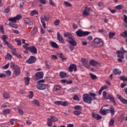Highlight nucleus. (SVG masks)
<instances>
[{"label": "nucleus", "mask_w": 127, "mask_h": 127, "mask_svg": "<svg viewBox=\"0 0 127 127\" xmlns=\"http://www.w3.org/2000/svg\"><path fill=\"white\" fill-rule=\"evenodd\" d=\"M96 93H90V95L88 94H84L83 95V102L87 103V104H91L93 100H97Z\"/></svg>", "instance_id": "1"}, {"label": "nucleus", "mask_w": 127, "mask_h": 127, "mask_svg": "<svg viewBox=\"0 0 127 127\" xmlns=\"http://www.w3.org/2000/svg\"><path fill=\"white\" fill-rule=\"evenodd\" d=\"M42 83H44V80H40L38 82L37 85V89L38 90H45L48 87V85L44 84Z\"/></svg>", "instance_id": "2"}, {"label": "nucleus", "mask_w": 127, "mask_h": 127, "mask_svg": "<svg viewBox=\"0 0 127 127\" xmlns=\"http://www.w3.org/2000/svg\"><path fill=\"white\" fill-rule=\"evenodd\" d=\"M121 49L122 51H118L117 52L119 58L118 60L119 62H122L123 59H124V53H127V51L124 50V48H122Z\"/></svg>", "instance_id": "3"}, {"label": "nucleus", "mask_w": 127, "mask_h": 127, "mask_svg": "<svg viewBox=\"0 0 127 127\" xmlns=\"http://www.w3.org/2000/svg\"><path fill=\"white\" fill-rule=\"evenodd\" d=\"M90 33H91L89 31H83L81 29H79L76 32V34L77 36H78V37H83V36H87V35H89Z\"/></svg>", "instance_id": "4"}, {"label": "nucleus", "mask_w": 127, "mask_h": 127, "mask_svg": "<svg viewBox=\"0 0 127 127\" xmlns=\"http://www.w3.org/2000/svg\"><path fill=\"white\" fill-rule=\"evenodd\" d=\"M7 38H8V37L6 35H3L1 36V39L2 40L4 45H7V47L9 48H11V45L7 41H6Z\"/></svg>", "instance_id": "5"}, {"label": "nucleus", "mask_w": 127, "mask_h": 127, "mask_svg": "<svg viewBox=\"0 0 127 127\" xmlns=\"http://www.w3.org/2000/svg\"><path fill=\"white\" fill-rule=\"evenodd\" d=\"M94 42L95 43V44H97V46H99V47H102V46L104 45L103 41H102V40L99 38H95L94 39Z\"/></svg>", "instance_id": "6"}, {"label": "nucleus", "mask_w": 127, "mask_h": 127, "mask_svg": "<svg viewBox=\"0 0 127 127\" xmlns=\"http://www.w3.org/2000/svg\"><path fill=\"white\" fill-rule=\"evenodd\" d=\"M21 15H17L14 17L9 18L8 20L11 21L12 23H15V22H16V20H19V19H21Z\"/></svg>", "instance_id": "7"}, {"label": "nucleus", "mask_w": 127, "mask_h": 127, "mask_svg": "<svg viewBox=\"0 0 127 127\" xmlns=\"http://www.w3.org/2000/svg\"><path fill=\"white\" fill-rule=\"evenodd\" d=\"M81 63L84 67H86L87 69H90V65H89V62L88 59L82 58L81 60Z\"/></svg>", "instance_id": "8"}, {"label": "nucleus", "mask_w": 127, "mask_h": 127, "mask_svg": "<svg viewBox=\"0 0 127 127\" xmlns=\"http://www.w3.org/2000/svg\"><path fill=\"white\" fill-rule=\"evenodd\" d=\"M36 61V58L34 56H30L29 58L26 61L27 64H33Z\"/></svg>", "instance_id": "9"}, {"label": "nucleus", "mask_w": 127, "mask_h": 127, "mask_svg": "<svg viewBox=\"0 0 127 127\" xmlns=\"http://www.w3.org/2000/svg\"><path fill=\"white\" fill-rule=\"evenodd\" d=\"M54 104L58 105V106H63L64 107H66L68 105V102L62 101H56L54 102Z\"/></svg>", "instance_id": "10"}, {"label": "nucleus", "mask_w": 127, "mask_h": 127, "mask_svg": "<svg viewBox=\"0 0 127 127\" xmlns=\"http://www.w3.org/2000/svg\"><path fill=\"white\" fill-rule=\"evenodd\" d=\"M68 70L69 72H70V73H72L73 70L74 72H76V71H77V65L75 64H70L68 67Z\"/></svg>", "instance_id": "11"}, {"label": "nucleus", "mask_w": 127, "mask_h": 127, "mask_svg": "<svg viewBox=\"0 0 127 127\" xmlns=\"http://www.w3.org/2000/svg\"><path fill=\"white\" fill-rule=\"evenodd\" d=\"M66 41H67L69 44L71 45V46H76V45H77V42L75 41V38H74V37L71 39H66Z\"/></svg>", "instance_id": "12"}, {"label": "nucleus", "mask_w": 127, "mask_h": 127, "mask_svg": "<svg viewBox=\"0 0 127 127\" xmlns=\"http://www.w3.org/2000/svg\"><path fill=\"white\" fill-rule=\"evenodd\" d=\"M90 10H92V8L86 7L83 11V15H84V16H88V15L90 14Z\"/></svg>", "instance_id": "13"}, {"label": "nucleus", "mask_w": 127, "mask_h": 127, "mask_svg": "<svg viewBox=\"0 0 127 127\" xmlns=\"http://www.w3.org/2000/svg\"><path fill=\"white\" fill-rule=\"evenodd\" d=\"M117 97L118 98L119 100H120L121 103H123V104H124V105H127V100L124 98L122 95L117 94Z\"/></svg>", "instance_id": "14"}, {"label": "nucleus", "mask_w": 127, "mask_h": 127, "mask_svg": "<svg viewBox=\"0 0 127 127\" xmlns=\"http://www.w3.org/2000/svg\"><path fill=\"white\" fill-rule=\"evenodd\" d=\"M53 91L57 94H60L61 92V86L60 85H55L54 87Z\"/></svg>", "instance_id": "15"}, {"label": "nucleus", "mask_w": 127, "mask_h": 127, "mask_svg": "<svg viewBox=\"0 0 127 127\" xmlns=\"http://www.w3.org/2000/svg\"><path fill=\"white\" fill-rule=\"evenodd\" d=\"M100 114H102L103 116H106L107 114H109L110 109H103V108H102L100 110Z\"/></svg>", "instance_id": "16"}, {"label": "nucleus", "mask_w": 127, "mask_h": 127, "mask_svg": "<svg viewBox=\"0 0 127 127\" xmlns=\"http://www.w3.org/2000/svg\"><path fill=\"white\" fill-rule=\"evenodd\" d=\"M35 77L37 79V80H40V79H42V78H43V72L41 71L37 72L35 74Z\"/></svg>", "instance_id": "17"}, {"label": "nucleus", "mask_w": 127, "mask_h": 127, "mask_svg": "<svg viewBox=\"0 0 127 127\" xmlns=\"http://www.w3.org/2000/svg\"><path fill=\"white\" fill-rule=\"evenodd\" d=\"M57 39L61 42V43H65V41H64V39L63 38V37L60 34V33L58 32L57 33Z\"/></svg>", "instance_id": "18"}, {"label": "nucleus", "mask_w": 127, "mask_h": 127, "mask_svg": "<svg viewBox=\"0 0 127 127\" xmlns=\"http://www.w3.org/2000/svg\"><path fill=\"white\" fill-rule=\"evenodd\" d=\"M20 67L19 66H16L15 68H14V73L16 76H19L20 75Z\"/></svg>", "instance_id": "19"}, {"label": "nucleus", "mask_w": 127, "mask_h": 127, "mask_svg": "<svg viewBox=\"0 0 127 127\" xmlns=\"http://www.w3.org/2000/svg\"><path fill=\"white\" fill-rule=\"evenodd\" d=\"M24 22L28 25H33V22L30 20V19L29 18H24Z\"/></svg>", "instance_id": "20"}, {"label": "nucleus", "mask_w": 127, "mask_h": 127, "mask_svg": "<svg viewBox=\"0 0 127 127\" xmlns=\"http://www.w3.org/2000/svg\"><path fill=\"white\" fill-rule=\"evenodd\" d=\"M92 117L94 119L97 120V121H99V120H101L102 119V116H101L99 114H97L95 113H92Z\"/></svg>", "instance_id": "21"}, {"label": "nucleus", "mask_w": 127, "mask_h": 127, "mask_svg": "<svg viewBox=\"0 0 127 127\" xmlns=\"http://www.w3.org/2000/svg\"><path fill=\"white\" fill-rule=\"evenodd\" d=\"M29 50H30L32 53H35V54L37 53V49H36L35 46L29 47Z\"/></svg>", "instance_id": "22"}, {"label": "nucleus", "mask_w": 127, "mask_h": 127, "mask_svg": "<svg viewBox=\"0 0 127 127\" xmlns=\"http://www.w3.org/2000/svg\"><path fill=\"white\" fill-rule=\"evenodd\" d=\"M113 73L114 75H121L122 74V71L120 70L118 68H114L113 69Z\"/></svg>", "instance_id": "23"}, {"label": "nucleus", "mask_w": 127, "mask_h": 127, "mask_svg": "<svg viewBox=\"0 0 127 127\" xmlns=\"http://www.w3.org/2000/svg\"><path fill=\"white\" fill-rule=\"evenodd\" d=\"M109 109L110 113H111L112 117L114 116L115 115V113H116L115 108H114L113 106H110Z\"/></svg>", "instance_id": "24"}, {"label": "nucleus", "mask_w": 127, "mask_h": 127, "mask_svg": "<svg viewBox=\"0 0 127 127\" xmlns=\"http://www.w3.org/2000/svg\"><path fill=\"white\" fill-rule=\"evenodd\" d=\"M89 64L92 65V66H97V65L99 64V63H98V62H96L94 60H91L89 62Z\"/></svg>", "instance_id": "25"}, {"label": "nucleus", "mask_w": 127, "mask_h": 127, "mask_svg": "<svg viewBox=\"0 0 127 127\" xmlns=\"http://www.w3.org/2000/svg\"><path fill=\"white\" fill-rule=\"evenodd\" d=\"M51 45L54 48H58L59 46L57 44V43H55V42L51 41L50 42Z\"/></svg>", "instance_id": "26"}, {"label": "nucleus", "mask_w": 127, "mask_h": 127, "mask_svg": "<svg viewBox=\"0 0 127 127\" xmlns=\"http://www.w3.org/2000/svg\"><path fill=\"white\" fill-rule=\"evenodd\" d=\"M65 37H68L67 39H71V38H73L74 37L72 34L70 33H66L64 34Z\"/></svg>", "instance_id": "27"}, {"label": "nucleus", "mask_w": 127, "mask_h": 127, "mask_svg": "<svg viewBox=\"0 0 127 127\" xmlns=\"http://www.w3.org/2000/svg\"><path fill=\"white\" fill-rule=\"evenodd\" d=\"M60 77L63 79L64 78H66V77H67V73H66L65 72H64L63 71H61L60 72Z\"/></svg>", "instance_id": "28"}, {"label": "nucleus", "mask_w": 127, "mask_h": 127, "mask_svg": "<svg viewBox=\"0 0 127 127\" xmlns=\"http://www.w3.org/2000/svg\"><path fill=\"white\" fill-rule=\"evenodd\" d=\"M40 18H41V22L42 23L44 28L45 29L46 28V23H45V22L44 21V18L43 17V16H41Z\"/></svg>", "instance_id": "29"}, {"label": "nucleus", "mask_w": 127, "mask_h": 127, "mask_svg": "<svg viewBox=\"0 0 127 127\" xmlns=\"http://www.w3.org/2000/svg\"><path fill=\"white\" fill-rule=\"evenodd\" d=\"M38 30H37V27H34L33 30L31 31V35H34V34H36L37 33Z\"/></svg>", "instance_id": "30"}, {"label": "nucleus", "mask_w": 127, "mask_h": 127, "mask_svg": "<svg viewBox=\"0 0 127 127\" xmlns=\"http://www.w3.org/2000/svg\"><path fill=\"white\" fill-rule=\"evenodd\" d=\"M58 56L60 57V58H62V61H65L66 60V58L63 56V54L62 53H59L58 54Z\"/></svg>", "instance_id": "31"}, {"label": "nucleus", "mask_w": 127, "mask_h": 127, "mask_svg": "<svg viewBox=\"0 0 127 127\" xmlns=\"http://www.w3.org/2000/svg\"><path fill=\"white\" fill-rule=\"evenodd\" d=\"M9 26H11V27H12L13 28H15V29H16V28L18 27V26H17L16 24H14L12 22L9 23Z\"/></svg>", "instance_id": "32"}, {"label": "nucleus", "mask_w": 127, "mask_h": 127, "mask_svg": "<svg viewBox=\"0 0 127 127\" xmlns=\"http://www.w3.org/2000/svg\"><path fill=\"white\" fill-rule=\"evenodd\" d=\"M10 110L9 109H4L3 110V115H7L10 113Z\"/></svg>", "instance_id": "33"}, {"label": "nucleus", "mask_w": 127, "mask_h": 127, "mask_svg": "<svg viewBox=\"0 0 127 127\" xmlns=\"http://www.w3.org/2000/svg\"><path fill=\"white\" fill-rule=\"evenodd\" d=\"M50 118H51V120H52V122H53L54 123L55 122H58V118H57L56 116H50Z\"/></svg>", "instance_id": "34"}, {"label": "nucleus", "mask_w": 127, "mask_h": 127, "mask_svg": "<svg viewBox=\"0 0 127 127\" xmlns=\"http://www.w3.org/2000/svg\"><path fill=\"white\" fill-rule=\"evenodd\" d=\"M52 120L50 119H48L47 125L49 127H52V126L53 125V123H52Z\"/></svg>", "instance_id": "35"}, {"label": "nucleus", "mask_w": 127, "mask_h": 127, "mask_svg": "<svg viewBox=\"0 0 127 127\" xmlns=\"http://www.w3.org/2000/svg\"><path fill=\"white\" fill-rule=\"evenodd\" d=\"M10 67L11 68H12V69H14L16 68V67H18V65H16L14 63L11 62L10 63Z\"/></svg>", "instance_id": "36"}, {"label": "nucleus", "mask_w": 127, "mask_h": 127, "mask_svg": "<svg viewBox=\"0 0 127 127\" xmlns=\"http://www.w3.org/2000/svg\"><path fill=\"white\" fill-rule=\"evenodd\" d=\"M121 36H122V37H124L125 38L127 37V31H124V32H122L120 34Z\"/></svg>", "instance_id": "37"}, {"label": "nucleus", "mask_w": 127, "mask_h": 127, "mask_svg": "<svg viewBox=\"0 0 127 127\" xmlns=\"http://www.w3.org/2000/svg\"><path fill=\"white\" fill-rule=\"evenodd\" d=\"M38 14V12L36 10H33L31 11V15L34 16V15H36Z\"/></svg>", "instance_id": "38"}, {"label": "nucleus", "mask_w": 127, "mask_h": 127, "mask_svg": "<svg viewBox=\"0 0 127 127\" xmlns=\"http://www.w3.org/2000/svg\"><path fill=\"white\" fill-rule=\"evenodd\" d=\"M30 81V78H29V77H25V83L27 86H28V85H29Z\"/></svg>", "instance_id": "39"}, {"label": "nucleus", "mask_w": 127, "mask_h": 127, "mask_svg": "<svg viewBox=\"0 0 127 127\" xmlns=\"http://www.w3.org/2000/svg\"><path fill=\"white\" fill-rule=\"evenodd\" d=\"M32 104L33 105H36V106H38V107H39V102L36 100H34L31 101Z\"/></svg>", "instance_id": "40"}, {"label": "nucleus", "mask_w": 127, "mask_h": 127, "mask_svg": "<svg viewBox=\"0 0 127 127\" xmlns=\"http://www.w3.org/2000/svg\"><path fill=\"white\" fill-rule=\"evenodd\" d=\"M3 96L4 99H8L10 97V95L7 92H4Z\"/></svg>", "instance_id": "41"}, {"label": "nucleus", "mask_w": 127, "mask_h": 127, "mask_svg": "<svg viewBox=\"0 0 127 127\" xmlns=\"http://www.w3.org/2000/svg\"><path fill=\"white\" fill-rule=\"evenodd\" d=\"M90 76H91L92 80H97V75H96L92 73H90Z\"/></svg>", "instance_id": "42"}, {"label": "nucleus", "mask_w": 127, "mask_h": 127, "mask_svg": "<svg viewBox=\"0 0 127 127\" xmlns=\"http://www.w3.org/2000/svg\"><path fill=\"white\" fill-rule=\"evenodd\" d=\"M50 18V16H49V14H45L44 15V20H46V21H47V20H49V19Z\"/></svg>", "instance_id": "43"}, {"label": "nucleus", "mask_w": 127, "mask_h": 127, "mask_svg": "<svg viewBox=\"0 0 127 127\" xmlns=\"http://www.w3.org/2000/svg\"><path fill=\"white\" fill-rule=\"evenodd\" d=\"M98 7L100 9H102L104 7V4L102 2H98Z\"/></svg>", "instance_id": "44"}, {"label": "nucleus", "mask_w": 127, "mask_h": 127, "mask_svg": "<svg viewBox=\"0 0 127 127\" xmlns=\"http://www.w3.org/2000/svg\"><path fill=\"white\" fill-rule=\"evenodd\" d=\"M73 114L75 116H79V115H81V112L80 110H76L74 111Z\"/></svg>", "instance_id": "45"}, {"label": "nucleus", "mask_w": 127, "mask_h": 127, "mask_svg": "<svg viewBox=\"0 0 127 127\" xmlns=\"http://www.w3.org/2000/svg\"><path fill=\"white\" fill-rule=\"evenodd\" d=\"M109 35V38L111 39L113 38V37L116 35V33L110 32Z\"/></svg>", "instance_id": "46"}, {"label": "nucleus", "mask_w": 127, "mask_h": 127, "mask_svg": "<svg viewBox=\"0 0 127 127\" xmlns=\"http://www.w3.org/2000/svg\"><path fill=\"white\" fill-rule=\"evenodd\" d=\"M114 124H115V120H114V119H111L109 123V126H114Z\"/></svg>", "instance_id": "47"}, {"label": "nucleus", "mask_w": 127, "mask_h": 127, "mask_svg": "<svg viewBox=\"0 0 127 127\" xmlns=\"http://www.w3.org/2000/svg\"><path fill=\"white\" fill-rule=\"evenodd\" d=\"M74 109L76 111H80L82 109V107L80 105H76L74 107Z\"/></svg>", "instance_id": "48"}, {"label": "nucleus", "mask_w": 127, "mask_h": 127, "mask_svg": "<svg viewBox=\"0 0 127 127\" xmlns=\"http://www.w3.org/2000/svg\"><path fill=\"white\" fill-rule=\"evenodd\" d=\"M123 121H124V115H121L119 117V122H120V123H122V122H123Z\"/></svg>", "instance_id": "49"}, {"label": "nucleus", "mask_w": 127, "mask_h": 127, "mask_svg": "<svg viewBox=\"0 0 127 127\" xmlns=\"http://www.w3.org/2000/svg\"><path fill=\"white\" fill-rule=\"evenodd\" d=\"M123 7V5H118L116 6V9H118L119 10H121V9H122Z\"/></svg>", "instance_id": "50"}, {"label": "nucleus", "mask_w": 127, "mask_h": 127, "mask_svg": "<svg viewBox=\"0 0 127 127\" xmlns=\"http://www.w3.org/2000/svg\"><path fill=\"white\" fill-rule=\"evenodd\" d=\"M64 5L65 6H68V7L72 6V4H71V3H70V2L68 1H64Z\"/></svg>", "instance_id": "51"}, {"label": "nucleus", "mask_w": 127, "mask_h": 127, "mask_svg": "<svg viewBox=\"0 0 127 127\" xmlns=\"http://www.w3.org/2000/svg\"><path fill=\"white\" fill-rule=\"evenodd\" d=\"M26 45H23V48H24L25 49H26V50H29V47H27L29 46V44H25Z\"/></svg>", "instance_id": "52"}, {"label": "nucleus", "mask_w": 127, "mask_h": 127, "mask_svg": "<svg viewBox=\"0 0 127 127\" xmlns=\"http://www.w3.org/2000/svg\"><path fill=\"white\" fill-rule=\"evenodd\" d=\"M49 2H50V4L51 5H52L53 6H56V4H55V3L54 2H53L52 1V0H49Z\"/></svg>", "instance_id": "53"}, {"label": "nucleus", "mask_w": 127, "mask_h": 127, "mask_svg": "<svg viewBox=\"0 0 127 127\" xmlns=\"http://www.w3.org/2000/svg\"><path fill=\"white\" fill-rule=\"evenodd\" d=\"M0 32L2 34H3V33H4V31L3 30V26H2V25H1L0 26Z\"/></svg>", "instance_id": "54"}, {"label": "nucleus", "mask_w": 127, "mask_h": 127, "mask_svg": "<svg viewBox=\"0 0 127 127\" xmlns=\"http://www.w3.org/2000/svg\"><path fill=\"white\" fill-rule=\"evenodd\" d=\"M11 51L13 55H16V50L15 49L11 48Z\"/></svg>", "instance_id": "55"}, {"label": "nucleus", "mask_w": 127, "mask_h": 127, "mask_svg": "<svg viewBox=\"0 0 127 127\" xmlns=\"http://www.w3.org/2000/svg\"><path fill=\"white\" fill-rule=\"evenodd\" d=\"M6 58H7V59L10 60L12 58V57L11 56V55H10L9 53H7L6 56Z\"/></svg>", "instance_id": "56"}, {"label": "nucleus", "mask_w": 127, "mask_h": 127, "mask_svg": "<svg viewBox=\"0 0 127 127\" xmlns=\"http://www.w3.org/2000/svg\"><path fill=\"white\" fill-rule=\"evenodd\" d=\"M15 41L17 43V45H21V41L20 40L15 39Z\"/></svg>", "instance_id": "57"}, {"label": "nucleus", "mask_w": 127, "mask_h": 127, "mask_svg": "<svg viewBox=\"0 0 127 127\" xmlns=\"http://www.w3.org/2000/svg\"><path fill=\"white\" fill-rule=\"evenodd\" d=\"M60 23V20L59 19H57L54 22L55 25H59V24Z\"/></svg>", "instance_id": "58"}, {"label": "nucleus", "mask_w": 127, "mask_h": 127, "mask_svg": "<svg viewBox=\"0 0 127 127\" xmlns=\"http://www.w3.org/2000/svg\"><path fill=\"white\" fill-rule=\"evenodd\" d=\"M33 92L30 91L29 95V99H32L33 98Z\"/></svg>", "instance_id": "59"}, {"label": "nucleus", "mask_w": 127, "mask_h": 127, "mask_svg": "<svg viewBox=\"0 0 127 127\" xmlns=\"http://www.w3.org/2000/svg\"><path fill=\"white\" fill-rule=\"evenodd\" d=\"M16 121H15V120L14 119H11L10 121V125L11 126H13L14 124H16Z\"/></svg>", "instance_id": "60"}, {"label": "nucleus", "mask_w": 127, "mask_h": 127, "mask_svg": "<svg viewBox=\"0 0 127 127\" xmlns=\"http://www.w3.org/2000/svg\"><path fill=\"white\" fill-rule=\"evenodd\" d=\"M73 99L74 101H80V99H79V97L77 95H74L73 97Z\"/></svg>", "instance_id": "61"}, {"label": "nucleus", "mask_w": 127, "mask_h": 127, "mask_svg": "<svg viewBox=\"0 0 127 127\" xmlns=\"http://www.w3.org/2000/svg\"><path fill=\"white\" fill-rule=\"evenodd\" d=\"M18 113L20 115H23V110L21 108H19L18 109Z\"/></svg>", "instance_id": "62"}, {"label": "nucleus", "mask_w": 127, "mask_h": 127, "mask_svg": "<svg viewBox=\"0 0 127 127\" xmlns=\"http://www.w3.org/2000/svg\"><path fill=\"white\" fill-rule=\"evenodd\" d=\"M103 96L104 99H107V98L108 96H107V92L106 91H103Z\"/></svg>", "instance_id": "63"}, {"label": "nucleus", "mask_w": 127, "mask_h": 127, "mask_svg": "<svg viewBox=\"0 0 127 127\" xmlns=\"http://www.w3.org/2000/svg\"><path fill=\"white\" fill-rule=\"evenodd\" d=\"M124 21L125 23H127V16L126 15H124Z\"/></svg>", "instance_id": "64"}]
</instances>
